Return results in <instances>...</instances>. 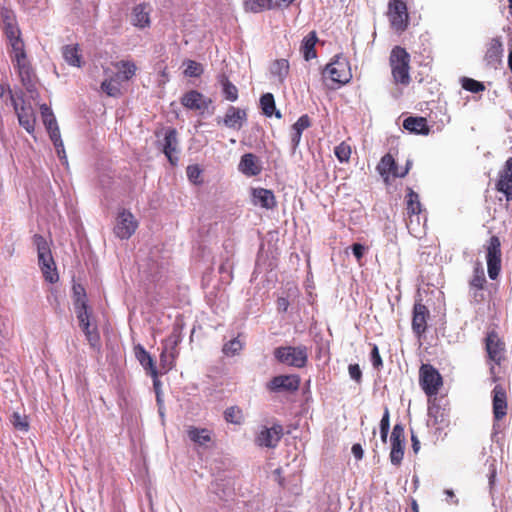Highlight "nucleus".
<instances>
[{"mask_svg": "<svg viewBox=\"0 0 512 512\" xmlns=\"http://www.w3.org/2000/svg\"><path fill=\"white\" fill-rule=\"evenodd\" d=\"M10 47V56L14 66L18 69L23 83L30 80V66L28 64L25 45L21 38L19 27L5 32Z\"/></svg>", "mask_w": 512, "mask_h": 512, "instance_id": "obj_1", "label": "nucleus"}, {"mask_svg": "<svg viewBox=\"0 0 512 512\" xmlns=\"http://www.w3.org/2000/svg\"><path fill=\"white\" fill-rule=\"evenodd\" d=\"M33 242L37 248L38 262L45 280L49 283L57 282L59 276L56 271L48 242L43 236L37 234L34 235Z\"/></svg>", "mask_w": 512, "mask_h": 512, "instance_id": "obj_2", "label": "nucleus"}, {"mask_svg": "<svg viewBox=\"0 0 512 512\" xmlns=\"http://www.w3.org/2000/svg\"><path fill=\"white\" fill-rule=\"evenodd\" d=\"M410 55L404 48L396 46L392 49L390 55V65L392 75L396 83L408 85L410 82L409 75Z\"/></svg>", "mask_w": 512, "mask_h": 512, "instance_id": "obj_3", "label": "nucleus"}, {"mask_svg": "<svg viewBox=\"0 0 512 512\" xmlns=\"http://www.w3.org/2000/svg\"><path fill=\"white\" fill-rule=\"evenodd\" d=\"M276 359L286 365L302 368L306 365L308 359L307 348L305 346H285L275 350Z\"/></svg>", "mask_w": 512, "mask_h": 512, "instance_id": "obj_4", "label": "nucleus"}, {"mask_svg": "<svg viewBox=\"0 0 512 512\" xmlns=\"http://www.w3.org/2000/svg\"><path fill=\"white\" fill-rule=\"evenodd\" d=\"M156 136L162 139L158 140V145L172 165L178 162L179 142L177 138V131L174 128L167 127L161 129L156 133Z\"/></svg>", "mask_w": 512, "mask_h": 512, "instance_id": "obj_5", "label": "nucleus"}, {"mask_svg": "<svg viewBox=\"0 0 512 512\" xmlns=\"http://www.w3.org/2000/svg\"><path fill=\"white\" fill-rule=\"evenodd\" d=\"M487 271L491 280H496L501 271V243L497 236H492L485 245Z\"/></svg>", "mask_w": 512, "mask_h": 512, "instance_id": "obj_6", "label": "nucleus"}, {"mask_svg": "<svg viewBox=\"0 0 512 512\" xmlns=\"http://www.w3.org/2000/svg\"><path fill=\"white\" fill-rule=\"evenodd\" d=\"M74 309L79 321V325L84 332L86 339L91 346L95 347L98 344L100 337L97 326L90 321L92 311L88 306V303L83 305H75Z\"/></svg>", "mask_w": 512, "mask_h": 512, "instance_id": "obj_7", "label": "nucleus"}, {"mask_svg": "<svg viewBox=\"0 0 512 512\" xmlns=\"http://www.w3.org/2000/svg\"><path fill=\"white\" fill-rule=\"evenodd\" d=\"M419 381L428 397L435 396L443 384L442 376L430 364H423L419 371Z\"/></svg>", "mask_w": 512, "mask_h": 512, "instance_id": "obj_8", "label": "nucleus"}, {"mask_svg": "<svg viewBox=\"0 0 512 512\" xmlns=\"http://www.w3.org/2000/svg\"><path fill=\"white\" fill-rule=\"evenodd\" d=\"M283 436V427L273 424L271 427L262 425L259 427L254 442L259 447L275 448Z\"/></svg>", "mask_w": 512, "mask_h": 512, "instance_id": "obj_9", "label": "nucleus"}, {"mask_svg": "<svg viewBox=\"0 0 512 512\" xmlns=\"http://www.w3.org/2000/svg\"><path fill=\"white\" fill-rule=\"evenodd\" d=\"M323 74L325 77H329L333 82L339 84L348 83L352 77L349 64L347 60L342 57H336V59L327 64Z\"/></svg>", "mask_w": 512, "mask_h": 512, "instance_id": "obj_10", "label": "nucleus"}, {"mask_svg": "<svg viewBox=\"0 0 512 512\" xmlns=\"http://www.w3.org/2000/svg\"><path fill=\"white\" fill-rule=\"evenodd\" d=\"M388 16L391 26L397 31H403L408 25L407 5L402 0H393L388 5Z\"/></svg>", "mask_w": 512, "mask_h": 512, "instance_id": "obj_11", "label": "nucleus"}, {"mask_svg": "<svg viewBox=\"0 0 512 512\" xmlns=\"http://www.w3.org/2000/svg\"><path fill=\"white\" fill-rule=\"evenodd\" d=\"M137 227L138 223L133 214L123 209L118 213L114 233L120 239H129L134 234Z\"/></svg>", "mask_w": 512, "mask_h": 512, "instance_id": "obj_12", "label": "nucleus"}, {"mask_svg": "<svg viewBox=\"0 0 512 512\" xmlns=\"http://www.w3.org/2000/svg\"><path fill=\"white\" fill-rule=\"evenodd\" d=\"M218 124H223L229 129L240 130L247 121V113L245 109L235 106H229L224 117L216 119Z\"/></svg>", "mask_w": 512, "mask_h": 512, "instance_id": "obj_13", "label": "nucleus"}, {"mask_svg": "<svg viewBox=\"0 0 512 512\" xmlns=\"http://www.w3.org/2000/svg\"><path fill=\"white\" fill-rule=\"evenodd\" d=\"M211 103V99L196 90H190L181 97V104L185 108L197 111L200 114L205 113Z\"/></svg>", "mask_w": 512, "mask_h": 512, "instance_id": "obj_14", "label": "nucleus"}, {"mask_svg": "<svg viewBox=\"0 0 512 512\" xmlns=\"http://www.w3.org/2000/svg\"><path fill=\"white\" fill-rule=\"evenodd\" d=\"M406 210L409 215V222L407 224L408 229L413 232L415 231V221L416 225L420 224V214L422 212V205L420 203L419 195L414 192L411 188L408 189V193L406 196Z\"/></svg>", "mask_w": 512, "mask_h": 512, "instance_id": "obj_15", "label": "nucleus"}, {"mask_svg": "<svg viewBox=\"0 0 512 512\" xmlns=\"http://www.w3.org/2000/svg\"><path fill=\"white\" fill-rule=\"evenodd\" d=\"M300 380L296 375H279L274 377L268 384V388L274 392L296 391L299 388Z\"/></svg>", "mask_w": 512, "mask_h": 512, "instance_id": "obj_16", "label": "nucleus"}, {"mask_svg": "<svg viewBox=\"0 0 512 512\" xmlns=\"http://www.w3.org/2000/svg\"><path fill=\"white\" fill-rule=\"evenodd\" d=\"M493 416L495 421L501 420L507 414V395L501 385H496L492 391Z\"/></svg>", "mask_w": 512, "mask_h": 512, "instance_id": "obj_17", "label": "nucleus"}, {"mask_svg": "<svg viewBox=\"0 0 512 512\" xmlns=\"http://www.w3.org/2000/svg\"><path fill=\"white\" fill-rule=\"evenodd\" d=\"M486 350L490 360L500 364L504 358V343L495 332L488 333L486 337Z\"/></svg>", "mask_w": 512, "mask_h": 512, "instance_id": "obj_18", "label": "nucleus"}, {"mask_svg": "<svg viewBox=\"0 0 512 512\" xmlns=\"http://www.w3.org/2000/svg\"><path fill=\"white\" fill-rule=\"evenodd\" d=\"M428 314L429 311L425 305L415 303L413 308L412 329L418 337H421L426 331Z\"/></svg>", "mask_w": 512, "mask_h": 512, "instance_id": "obj_19", "label": "nucleus"}, {"mask_svg": "<svg viewBox=\"0 0 512 512\" xmlns=\"http://www.w3.org/2000/svg\"><path fill=\"white\" fill-rule=\"evenodd\" d=\"M252 203L264 209H273L276 206V200L273 192L264 188H254L251 192Z\"/></svg>", "mask_w": 512, "mask_h": 512, "instance_id": "obj_20", "label": "nucleus"}, {"mask_svg": "<svg viewBox=\"0 0 512 512\" xmlns=\"http://www.w3.org/2000/svg\"><path fill=\"white\" fill-rule=\"evenodd\" d=\"M496 187L505 195L507 201L512 199V158L506 161L505 169L500 175Z\"/></svg>", "mask_w": 512, "mask_h": 512, "instance_id": "obj_21", "label": "nucleus"}, {"mask_svg": "<svg viewBox=\"0 0 512 512\" xmlns=\"http://www.w3.org/2000/svg\"><path fill=\"white\" fill-rule=\"evenodd\" d=\"M410 165L411 163L408 161L407 166L403 171L399 172L397 170H393V167H395V160L390 154H386L381 158L377 165V170L383 177H388L390 174L395 177H404L408 173Z\"/></svg>", "mask_w": 512, "mask_h": 512, "instance_id": "obj_22", "label": "nucleus"}, {"mask_svg": "<svg viewBox=\"0 0 512 512\" xmlns=\"http://www.w3.org/2000/svg\"><path fill=\"white\" fill-rule=\"evenodd\" d=\"M238 170L245 176L252 177L260 174L261 166L254 154L246 153L240 159Z\"/></svg>", "mask_w": 512, "mask_h": 512, "instance_id": "obj_23", "label": "nucleus"}, {"mask_svg": "<svg viewBox=\"0 0 512 512\" xmlns=\"http://www.w3.org/2000/svg\"><path fill=\"white\" fill-rule=\"evenodd\" d=\"M428 418V423L433 425L445 426L448 424V412L436 402V399L429 400Z\"/></svg>", "mask_w": 512, "mask_h": 512, "instance_id": "obj_24", "label": "nucleus"}, {"mask_svg": "<svg viewBox=\"0 0 512 512\" xmlns=\"http://www.w3.org/2000/svg\"><path fill=\"white\" fill-rule=\"evenodd\" d=\"M311 125L308 115H302L292 125L291 128V145L292 150L295 151L301 141L302 133Z\"/></svg>", "mask_w": 512, "mask_h": 512, "instance_id": "obj_25", "label": "nucleus"}, {"mask_svg": "<svg viewBox=\"0 0 512 512\" xmlns=\"http://www.w3.org/2000/svg\"><path fill=\"white\" fill-rule=\"evenodd\" d=\"M135 356L140 362L142 367L149 372V374L156 379L157 370L151 355L146 351L142 345L135 346Z\"/></svg>", "mask_w": 512, "mask_h": 512, "instance_id": "obj_26", "label": "nucleus"}, {"mask_svg": "<svg viewBox=\"0 0 512 512\" xmlns=\"http://www.w3.org/2000/svg\"><path fill=\"white\" fill-rule=\"evenodd\" d=\"M117 73L114 75V77L120 81H128L130 80L137 71V67L134 62L132 61H119L114 64Z\"/></svg>", "mask_w": 512, "mask_h": 512, "instance_id": "obj_27", "label": "nucleus"}, {"mask_svg": "<svg viewBox=\"0 0 512 512\" xmlns=\"http://www.w3.org/2000/svg\"><path fill=\"white\" fill-rule=\"evenodd\" d=\"M62 56L66 63L73 67H81L83 64L82 55L80 53V47L78 44L65 45L62 48Z\"/></svg>", "mask_w": 512, "mask_h": 512, "instance_id": "obj_28", "label": "nucleus"}, {"mask_svg": "<svg viewBox=\"0 0 512 512\" xmlns=\"http://www.w3.org/2000/svg\"><path fill=\"white\" fill-rule=\"evenodd\" d=\"M289 62L286 59L275 60L270 66L271 76L279 84H283L289 74Z\"/></svg>", "mask_w": 512, "mask_h": 512, "instance_id": "obj_29", "label": "nucleus"}, {"mask_svg": "<svg viewBox=\"0 0 512 512\" xmlns=\"http://www.w3.org/2000/svg\"><path fill=\"white\" fill-rule=\"evenodd\" d=\"M150 10L146 4H139L134 7L132 12V23L139 28H145L150 25Z\"/></svg>", "mask_w": 512, "mask_h": 512, "instance_id": "obj_30", "label": "nucleus"}, {"mask_svg": "<svg viewBox=\"0 0 512 512\" xmlns=\"http://www.w3.org/2000/svg\"><path fill=\"white\" fill-rule=\"evenodd\" d=\"M403 127L415 134L427 135L429 133L427 121L423 117H408L403 121Z\"/></svg>", "mask_w": 512, "mask_h": 512, "instance_id": "obj_31", "label": "nucleus"}, {"mask_svg": "<svg viewBox=\"0 0 512 512\" xmlns=\"http://www.w3.org/2000/svg\"><path fill=\"white\" fill-rule=\"evenodd\" d=\"M503 52V45L500 38H493L488 43L485 59L489 64L498 63Z\"/></svg>", "mask_w": 512, "mask_h": 512, "instance_id": "obj_32", "label": "nucleus"}, {"mask_svg": "<svg viewBox=\"0 0 512 512\" xmlns=\"http://www.w3.org/2000/svg\"><path fill=\"white\" fill-rule=\"evenodd\" d=\"M317 36L314 31L310 32L302 41L300 51L306 61L316 58L315 45Z\"/></svg>", "mask_w": 512, "mask_h": 512, "instance_id": "obj_33", "label": "nucleus"}, {"mask_svg": "<svg viewBox=\"0 0 512 512\" xmlns=\"http://www.w3.org/2000/svg\"><path fill=\"white\" fill-rule=\"evenodd\" d=\"M18 115L19 124L28 132L33 133L35 126V118L30 107H22L20 110L15 107Z\"/></svg>", "mask_w": 512, "mask_h": 512, "instance_id": "obj_34", "label": "nucleus"}, {"mask_svg": "<svg viewBox=\"0 0 512 512\" xmlns=\"http://www.w3.org/2000/svg\"><path fill=\"white\" fill-rule=\"evenodd\" d=\"M218 82L221 86L222 94L227 101L235 102L238 99L237 87L229 81L225 74H221L218 77Z\"/></svg>", "mask_w": 512, "mask_h": 512, "instance_id": "obj_35", "label": "nucleus"}, {"mask_svg": "<svg viewBox=\"0 0 512 512\" xmlns=\"http://www.w3.org/2000/svg\"><path fill=\"white\" fill-rule=\"evenodd\" d=\"M187 435L192 442L199 446H205L211 441V433L205 428H196L191 426L187 430Z\"/></svg>", "mask_w": 512, "mask_h": 512, "instance_id": "obj_36", "label": "nucleus"}, {"mask_svg": "<svg viewBox=\"0 0 512 512\" xmlns=\"http://www.w3.org/2000/svg\"><path fill=\"white\" fill-rule=\"evenodd\" d=\"M182 341L181 332L178 328H174L172 333L163 341L162 351H167L171 356L177 357V346Z\"/></svg>", "mask_w": 512, "mask_h": 512, "instance_id": "obj_37", "label": "nucleus"}, {"mask_svg": "<svg viewBox=\"0 0 512 512\" xmlns=\"http://www.w3.org/2000/svg\"><path fill=\"white\" fill-rule=\"evenodd\" d=\"M105 75L107 76L104 81L101 83V89L108 96L117 97L121 94L120 89V81H118L114 76H109L108 71L105 70Z\"/></svg>", "mask_w": 512, "mask_h": 512, "instance_id": "obj_38", "label": "nucleus"}, {"mask_svg": "<svg viewBox=\"0 0 512 512\" xmlns=\"http://www.w3.org/2000/svg\"><path fill=\"white\" fill-rule=\"evenodd\" d=\"M260 106L267 117L275 115L277 118H281V113L279 111H275V100L271 93H265L261 96Z\"/></svg>", "mask_w": 512, "mask_h": 512, "instance_id": "obj_39", "label": "nucleus"}, {"mask_svg": "<svg viewBox=\"0 0 512 512\" xmlns=\"http://www.w3.org/2000/svg\"><path fill=\"white\" fill-rule=\"evenodd\" d=\"M245 9L249 12L259 13L264 10H272V0H247Z\"/></svg>", "mask_w": 512, "mask_h": 512, "instance_id": "obj_40", "label": "nucleus"}, {"mask_svg": "<svg viewBox=\"0 0 512 512\" xmlns=\"http://www.w3.org/2000/svg\"><path fill=\"white\" fill-rule=\"evenodd\" d=\"M486 283L485 273L483 267L479 264L474 268L473 277L470 281L471 289L481 291Z\"/></svg>", "mask_w": 512, "mask_h": 512, "instance_id": "obj_41", "label": "nucleus"}, {"mask_svg": "<svg viewBox=\"0 0 512 512\" xmlns=\"http://www.w3.org/2000/svg\"><path fill=\"white\" fill-rule=\"evenodd\" d=\"M224 418L227 422L240 425L244 421L243 412L236 406L228 407L224 412Z\"/></svg>", "mask_w": 512, "mask_h": 512, "instance_id": "obj_42", "label": "nucleus"}, {"mask_svg": "<svg viewBox=\"0 0 512 512\" xmlns=\"http://www.w3.org/2000/svg\"><path fill=\"white\" fill-rule=\"evenodd\" d=\"M243 348V343L239 340V338H234L223 346V353L226 356L232 357L237 355Z\"/></svg>", "mask_w": 512, "mask_h": 512, "instance_id": "obj_43", "label": "nucleus"}, {"mask_svg": "<svg viewBox=\"0 0 512 512\" xmlns=\"http://www.w3.org/2000/svg\"><path fill=\"white\" fill-rule=\"evenodd\" d=\"M184 65V74L188 77H199L203 73L202 65L196 61L187 60L184 62Z\"/></svg>", "mask_w": 512, "mask_h": 512, "instance_id": "obj_44", "label": "nucleus"}, {"mask_svg": "<svg viewBox=\"0 0 512 512\" xmlns=\"http://www.w3.org/2000/svg\"><path fill=\"white\" fill-rule=\"evenodd\" d=\"M389 429H390V414H389V409L387 407H385L382 419L380 421V438L383 443L387 442Z\"/></svg>", "mask_w": 512, "mask_h": 512, "instance_id": "obj_45", "label": "nucleus"}, {"mask_svg": "<svg viewBox=\"0 0 512 512\" xmlns=\"http://www.w3.org/2000/svg\"><path fill=\"white\" fill-rule=\"evenodd\" d=\"M40 110L46 129L52 128L53 126H58L52 110L46 104L41 105Z\"/></svg>", "mask_w": 512, "mask_h": 512, "instance_id": "obj_46", "label": "nucleus"}, {"mask_svg": "<svg viewBox=\"0 0 512 512\" xmlns=\"http://www.w3.org/2000/svg\"><path fill=\"white\" fill-rule=\"evenodd\" d=\"M334 153L340 162H348L351 156V147L347 143L342 142L335 147Z\"/></svg>", "mask_w": 512, "mask_h": 512, "instance_id": "obj_47", "label": "nucleus"}, {"mask_svg": "<svg viewBox=\"0 0 512 512\" xmlns=\"http://www.w3.org/2000/svg\"><path fill=\"white\" fill-rule=\"evenodd\" d=\"M462 87L463 89L472 93H478L485 89L483 83L466 77L462 79Z\"/></svg>", "mask_w": 512, "mask_h": 512, "instance_id": "obj_48", "label": "nucleus"}, {"mask_svg": "<svg viewBox=\"0 0 512 512\" xmlns=\"http://www.w3.org/2000/svg\"><path fill=\"white\" fill-rule=\"evenodd\" d=\"M73 302H74V306L75 305H83V304L87 303V296H86L85 289L80 284H75L73 286Z\"/></svg>", "mask_w": 512, "mask_h": 512, "instance_id": "obj_49", "label": "nucleus"}, {"mask_svg": "<svg viewBox=\"0 0 512 512\" xmlns=\"http://www.w3.org/2000/svg\"><path fill=\"white\" fill-rule=\"evenodd\" d=\"M12 424L13 426L20 431L28 430V422L25 416L20 415L19 413H14L12 416Z\"/></svg>", "mask_w": 512, "mask_h": 512, "instance_id": "obj_50", "label": "nucleus"}, {"mask_svg": "<svg viewBox=\"0 0 512 512\" xmlns=\"http://www.w3.org/2000/svg\"><path fill=\"white\" fill-rule=\"evenodd\" d=\"M176 357L174 356H171L167 353V351H162L161 352V355H160V363H161V366L166 370H170L172 369V367L174 366V361H175Z\"/></svg>", "mask_w": 512, "mask_h": 512, "instance_id": "obj_51", "label": "nucleus"}, {"mask_svg": "<svg viewBox=\"0 0 512 512\" xmlns=\"http://www.w3.org/2000/svg\"><path fill=\"white\" fill-rule=\"evenodd\" d=\"M188 179L193 182L197 183L198 179L201 175V169L198 165H189L186 170Z\"/></svg>", "mask_w": 512, "mask_h": 512, "instance_id": "obj_52", "label": "nucleus"}, {"mask_svg": "<svg viewBox=\"0 0 512 512\" xmlns=\"http://www.w3.org/2000/svg\"><path fill=\"white\" fill-rule=\"evenodd\" d=\"M371 363L375 369H380L383 366V362L379 354L378 347L375 344H373L371 351Z\"/></svg>", "mask_w": 512, "mask_h": 512, "instance_id": "obj_53", "label": "nucleus"}, {"mask_svg": "<svg viewBox=\"0 0 512 512\" xmlns=\"http://www.w3.org/2000/svg\"><path fill=\"white\" fill-rule=\"evenodd\" d=\"M47 131L54 146H60L63 141L61 139L59 127L53 126L52 128H48Z\"/></svg>", "mask_w": 512, "mask_h": 512, "instance_id": "obj_54", "label": "nucleus"}, {"mask_svg": "<svg viewBox=\"0 0 512 512\" xmlns=\"http://www.w3.org/2000/svg\"><path fill=\"white\" fill-rule=\"evenodd\" d=\"M403 456H404L403 450L391 449V451H390V461L395 466H399L401 464Z\"/></svg>", "mask_w": 512, "mask_h": 512, "instance_id": "obj_55", "label": "nucleus"}, {"mask_svg": "<svg viewBox=\"0 0 512 512\" xmlns=\"http://www.w3.org/2000/svg\"><path fill=\"white\" fill-rule=\"evenodd\" d=\"M349 375L351 379L355 380L356 382H360L362 377V372L358 364H350L348 367Z\"/></svg>", "mask_w": 512, "mask_h": 512, "instance_id": "obj_56", "label": "nucleus"}, {"mask_svg": "<svg viewBox=\"0 0 512 512\" xmlns=\"http://www.w3.org/2000/svg\"><path fill=\"white\" fill-rule=\"evenodd\" d=\"M351 249H352V253L355 256V258L357 259V261H360L362 259L364 252L366 250L365 246L360 243H354L351 246Z\"/></svg>", "mask_w": 512, "mask_h": 512, "instance_id": "obj_57", "label": "nucleus"}, {"mask_svg": "<svg viewBox=\"0 0 512 512\" xmlns=\"http://www.w3.org/2000/svg\"><path fill=\"white\" fill-rule=\"evenodd\" d=\"M390 439H394V440L404 439V428L401 424H396L393 427Z\"/></svg>", "mask_w": 512, "mask_h": 512, "instance_id": "obj_58", "label": "nucleus"}, {"mask_svg": "<svg viewBox=\"0 0 512 512\" xmlns=\"http://www.w3.org/2000/svg\"><path fill=\"white\" fill-rule=\"evenodd\" d=\"M444 494L446 495V499H445V500H446V502H447L448 504L458 505L459 500H458V498L456 497V495H455V493H454V491H453V490H451V489H446V490L444 491Z\"/></svg>", "mask_w": 512, "mask_h": 512, "instance_id": "obj_59", "label": "nucleus"}, {"mask_svg": "<svg viewBox=\"0 0 512 512\" xmlns=\"http://www.w3.org/2000/svg\"><path fill=\"white\" fill-rule=\"evenodd\" d=\"M1 16H2L3 24L11 23V22H15L16 21L15 17L12 14V12L7 10V9H3L2 10Z\"/></svg>", "mask_w": 512, "mask_h": 512, "instance_id": "obj_60", "label": "nucleus"}, {"mask_svg": "<svg viewBox=\"0 0 512 512\" xmlns=\"http://www.w3.org/2000/svg\"><path fill=\"white\" fill-rule=\"evenodd\" d=\"M1 16H2L3 24L11 23V22H15L16 21L15 17L12 14V12L7 10V9H3L2 10Z\"/></svg>", "mask_w": 512, "mask_h": 512, "instance_id": "obj_61", "label": "nucleus"}, {"mask_svg": "<svg viewBox=\"0 0 512 512\" xmlns=\"http://www.w3.org/2000/svg\"><path fill=\"white\" fill-rule=\"evenodd\" d=\"M295 0H272L273 9L276 8H287Z\"/></svg>", "mask_w": 512, "mask_h": 512, "instance_id": "obj_62", "label": "nucleus"}, {"mask_svg": "<svg viewBox=\"0 0 512 512\" xmlns=\"http://www.w3.org/2000/svg\"><path fill=\"white\" fill-rule=\"evenodd\" d=\"M56 149V153L60 160H62L63 163H67V157L64 149V144L61 142L60 146H54Z\"/></svg>", "mask_w": 512, "mask_h": 512, "instance_id": "obj_63", "label": "nucleus"}, {"mask_svg": "<svg viewBox=\"0 0 512 512\" xmlns=\"http://www.w3.org/2000/svg\"><path fill=\"white\" fill-rule=\"evenodd\" d=\"M352 453L357 459H361L363 457V449L359 444H354L352 446Z\"/></svg>", "mask_w": 512, "mask_h": 512, "instance_id": "obj_64", "label": "nucleus"}]
</instances>
